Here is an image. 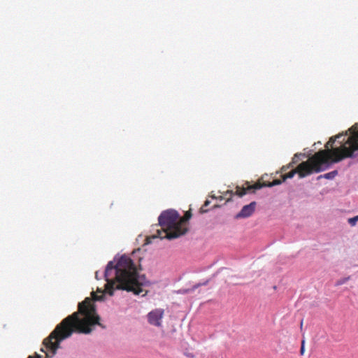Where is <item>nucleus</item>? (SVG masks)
<instances>
[{
  "mask_svg": "<svg viewBox=\"0 0 358 358\" xmlns=\"http://www.w3.org/2000/svg\"><path fill=\"white\" fill-rule=\"evenodd\" d=\"M304 352H305V340L303 339L301 341V344L300 355H303Z\"/></svg>",
  "mask_w": 358,
  "mask_h": 358,
  "instance_id": "nucleus-13",
  "label": "nucleus"
},
{
  "mask_svg": "<svg viewBox=\"0 0 358 358\" xmlns=\"http://www.w3.org/2000/svg\"><path fill=\"white\" fill-rule=\"evenodd\" d=\"M92 299L87 297L79 303L78 311L67 316L51 332L48 338L44 339L43 345L47 350L56 353L59 347V343L63 340L69 338L73 333L87 334L92 331V327L95 324L104 328L99 323L100 317L96 313L94 301H100L103 295L98 296L94 292H92Z\"/></svg>",
  "mask_w": 358,
  "mask_h": 358,
  "instance_id": "nucleus-1",
  "label": "nucleus"
},
{
  "mask_svg": "<svg viewBox=\"0 0 358 358\" xmlns=\"http://www.w3.org/2000/svg\"><path fill=\"white\" fill-rule=\"evenodd\" d=\"M28 358H42L41 355H38V354H36L34 356H31L29 355L28 357Z\"/></svg>",
  "mask_w": 358,
  "mask_h": 358,
  "instance_id": "nucleus-16",
  "label": "nucleus"
},
{
  "mask_svg": "<svg viewBox=\"0 0 358 358\" xmlns=\"http://www.w3.org/2000/svg\"><path fill=\"white\" fill-rule=\"evenodd\" d=\"M256 207V202L252 201L248 205L244 206L241 210L236 215V218H245L251 216Z\"/></svg>",
  "mask_w": 358,
  "mask_h": 358,
  "instance_id": "nucleus-8",
  "label": "nucleus"
},
{
  "mask_svg": "<svg viewBox=\"0 0 358 358\" xmlns=\"http://www.w3.org/2000/svg\"><path fill=\"white\" fill-rule=\"evenodd\" d=\"M349 131L350 135L347 134L343 136L339 134L331 137L326 143L324 151L327 152V161L322 164V166L327 164L329 161L338 162L348 157H352L355 151L358 150V124L352 126Z\"/></svg>",
  "mask_w": 358,
  "mask_h": 358,
  "instance_id": "nucleus-3",
  "label": "nucleus"
},
{
  "mask_svg": "<svg viewBox=\"0 0 358 358\" xmlns=\"http://www.w3.org/2000/svg\"><path fill=\"white\" fill-rule=\"evenodd\" d=\"M209 203H210V201H208V200H206V201L204 202V204H203V206L201 208V213H206V212H207V210H206V209H205V208H206V206H208L209 205Z\"/></svg>",
  "mask_w": 358,
  "mask_h": 358,
  "instance_id": "nucleus-14",
  "label": "nucleus"
},
{
  "mask_svg": "<svg viewBox=\"0 0 358 358\" xmlns=\"http://www.w3.org/2000/svg\"><path fill=\"white\" fill-rule=\"evenodd\" d=\"M234 194L233 193V191L231 190H227L225 193H224V196H221V199H224L225 196H227V195H229L230 197L232 196V195ZM231 199V198H229L227 199V201H229Z\"/></svg>",
  "mask_w": 358,
  "mask_h": 358,
  "instance_id": "nucleus-15",
  "label": "nucleus"
},
{
  "mask_svg": "<svg viewBox=\"0 0 358 358\" xmlns=\"http://www.w3.org/2000/svg\"><path fill=\"white\" fill-rule=\"evenodd\" d=\"M328 151L320 150L306 162L299 164L297 167L282 176V181L292 178L297 173L300 178L322 171V164L327 161Z\"/></svg>",
  "mask_w": 358,
  "mask_h": 358,
  "instance_id": "nucleus-5",
  "label": "nucleus"
},
{
  "mask_svg": "<svg viewBox=\"0 0 358 358\" xmlns=\"http://www.w3.org/2000/svg\"><path fill=\"white\" fill-rule=\"evenodd\" d=\"M105 291L113 295L115 289L132 292L138 295L144 292L143 287L149 284L144 275H140L133 260L127 255H122L116 264L108 263L105 273Z\"/></svg>",
  "mask_w": 358,
  "mask_h": 358,
  "instance_id": "nucleus-2",
  "label": "nucleus"
},
{
  "mask_svg": "<svg viewBox=\"0 0 358 358\" xmlns=\"http://www.w3.org/2000/svg\"><path fill=\"white\" fill-rule=\"evenodd\" d=\"M282 182H283L282 180H281L279 179H275L272 182H263V183L256 182L254 185H249V183L247 182L246 187H241L237 186L236 188L235 194L236 195H238V196H243L248 192H254L255 190L259 189L263 187H271L275 185H280L282 183Z\"/></svg>",
  "mask_w": 358,
  "mask_h": 358,
  "instance_id": "nucleus-6",
  "label": "nucleus"
},
{
  "mask_svg": "<svg viewBox=\"0 0 358 358\" xmlns=\"http://www.w3.org/2000/svg\"><path fill=\"white\" fill-rule=\"evenodd\" d=\"M338 174L337 171H333L329 173H325L323 176H320L319 178H324L326 179H333Z\"/></svg>",
  "mask_w": 358,
  "mask_h": 358,
  "instance_id": "nucleus-10",
  "label": "nucleus"
},
{
  "mask_svg": "<svg viewBox=\"0 0 358 358\" xmlns=\"http://www.w3.org/2000/svg\"><path fill=\"white\" fill-rule=\"evenodd\" d=\"M186 356H187L188 357H190V358H194V356L192 353H187L186 354Z\"/></svg>",
  "mask_w": 358,
  "mask_h": 358,
  "instance_id": "nucleus-17",
  "label": "nucleus"
},
{
  "mask_svg": "<svg viewBox=\"0 0 358 358\" xmlns=\"http://www.w3.org/2000/svg\"><path fill=\"white\" fill-rule=\"evenodd\" d=\"M357 221H358V215L348 219V223L351 226H355Z\"/></svg>",
  "mask_w": 358,
  "mask_h": 358,
  "instance_id": "nucleus-11",
  "label": "nucleus"
},
{
  "mask_svg": "<svg viewBox=\"0 0 358 358\" xmlns=\"http://www.w3.org/2000/svg\"><path fill=\"white\" fill-rule=\"evenodd\" d=\"M158 221L161 229H156V234L146 238V244L151 243L155 238H177L187 231V227L181 225L180 215L175 210L163 211L159 216Z\"/></svg>",
  "mask_w": 358,
  "mask_h": 358,
  "instance_id": "nucleus-4",
  "label": "nucleus"
},
{
  "mask_svg": "<svg viewBox=\"0 0 358 358\" xmlns=\"http://www.w3.org/2000/svg\"><path fill=\"white\" fill-rule=\"evenodd\" d=\"M164 311L163 309L157 308L153 310L148 315V322L154 326L160 327L162 324V319L164 316Z\"/></svg>",
  "mask_w": 358,
  "mask_h": 358,
  "instance_id": "nucleus-7",
  "label": "nucleus"
},
{
  "mask_svg": "<svg viewBox=\"0 0 358 358\" xmlns=\"http://www.w3.org/2000/svg\"><path fill=\"white\" fill-rule=\"evenodd\" d=\"M95 277H96V279H99V278H98L99 275H98V272L97 271L95 273Z\"/></svg>",
  "mask_w": 358,
  "mask_h": 358,
  "instance_id": "nucleus-18",
  "label": "nucleus"
},
{
  "mask_svg": "<svg viewBox=\"0 0 358 358\" xmlns=\"http://www.w3.org/2000/svg\"><path fill=\"white\" fill-rule=\"evenodd\" d=\"M191 217H192V213L190 210L187 211L185 213L184 217H180V222L181 225L184 226L185 227H187V224L188 220L191 218Z\"/></svg>",
  "mask_w": 358,
  "mask_h": 358,
  "instance_id": "nucleus-9",
  "label": "nucleus"
},
{
  "mask_svg": "<svg viewBox=\"0 0 358 358\" xmlns=\"http://www.w3.org/2000/svg\"><path fill=\"white\" fill-rule=\"evenodd\" d=\"M349 279H350V277L340 279L336 282V285H337V286L341 285L345 283Z\"/></svg>",
  "mask_w": 358,
  "mask_h": 358,
  "instance_id": "nucleus-12",
  "label": "nucleus"
},
{
  "mask_svg": "<svg viewBox=\"0 0 358 358\" xmlns=\"http://www.w3.org/2000/svg\"><path fill=\"white\" fill-rule=\"evenodd\" d=\"M302 327H303V321H301V328H302Z\"/></svg>",
  "mask_w": 358,
  "mask_h": 358,
  "instance_id": "nucleus-19",
  "label": "nucleus"
}]
</instances>
